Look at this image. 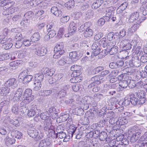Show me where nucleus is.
I'll list each match as a JSON object with an SVG mask.
<instances>
[{"mask_svg":"<svg viewBox=\"0 0 147 147\" xmlns=\"http://www.w3.org/2000/svg\"><path fill=\"white\" fill-rule=\"evenodd\" d=\"M32 49L34 51L35 55L38 56H42L45 55L47 51L46 48L38 44L33 45Z\"/></svg>","mask_w":147,"mask_h":147,"instance_id":"1","label":"nucleus"},{"mask_svg":"<svg viewBox=\"0 0 147 147\" xmlns=\"http://www.w3.org/2000/svg\"><path fill=\"white\" fill-rule=\"evenodd\" d=\"M28 132L30 137L34 138L36 141H38L43 138L42 134H39L38 131L33 127H30Z\"/></svg>","mask_w":147,"mask_h":147,"instance_id":"2","label":"nucleus"},{"mask_svg":"<svg viewBox=\"0 0 147 147\" xmlns=\"http://www.w3.org/2000/svg\"><path fill=\"white\" fill-rule=\"evenodd\" d=\"M116 42L115 41L109 42L107 46V48L105 50L107 53L113 55L117 53L118 51V47L115 46Z\"/></svg>","mask_w":147,"mask_h":147,"instance_id":"3","label":"nucleus"},{"mask_svg":"<svg viewBox=\"0 0 147 147\" xmlns=\"http://www.w3.org/2000/svg\"><path fill=\"white\" fill-rule=\"evenodd\" d=\"M52 134H53V135L52 136L54 135V137L56 139L57 138L58 136L59 138L61 139L64 138L63 141L64 142H67L70 139V135H69L68 134H67L65 132L63 131H61V132L59 134H55V132H53Z\"/></svg>","mask_w":147,"mask_h":147,"instance_id":"4","label":"nucleus"},{"mask_svg":"<svg viewBox=\"0 0 147 147\" xmlns=\"http://www.w3.org/2000/svg\"><path fill=\"white\" fill-rule=\"evenodd\" d=\"M52 140L51 138L48 137L41 140L39 143V147H48L52 143Z\"/></svg>","mask_w":147,"mask_h":147,"instance_id":"5","label":"nucleus"},{"mask_svg":"<svg viewBox=\"0 0 147 147\" xmlns=\"http://www.w3.org/2000/svg\"><path fill=\"white\" fill-rule=\"evenodd\" d=\"M141 131L140 129H138L134 131L130 136V141L131 142H136L140 137Z\"/></svg>","mask_w":147,"mask_h":147,"instance_id":"6","label":"nucleus"},{"mask_svg":"<svg viewBox=\"0 0 147 147\" xmlns=\"http://www.w3.org/2000/svg\"><path fill=\"white\" fill-rule=\"evenodd\" d=\"M5 87H10L14 89L17 87L18 84L16 79L13 78L9 79L4 84Z\"/></svg>","mask_w":147,"mask_h":147,"instance_id":"7","label":"nucleus"},{"mask_svg":"<svg viewBox=\"0 0 147 147\" xmlns=\"http://www.w3.org/2000/svg\"><path fill=\"white\" fill-rule=\"evenodd\" d=\"M116 8L114 6H111L106 8L105 9L106 16L107 17L108 19L107 21L109 20L111 18V17L113 15L114 11L115 10Z\"/></svg>","mask_w":147,"mask_h":147,"instance_id":"8","label":"nucleus"},{"mask_svg":"<svg viewBox=\"0 0 147 147\" xmlns=\"http://www.w3.org/2000/svg\"><path fill=\"white\" fill-rule=\"evenodd\" d=\"M79 129H77L75 127H74L72 129H70L69 131V134H71L72 137L74 134L76 135V139H80L82 137V133L79 131Z\"/></svg>","mask_w":147,"mask_h":147,"instance_id":"9","label":"nucleus"},{"mask_svg":"<svg viewBox=\"0 0 147 147\" xmlns=\"http://www.w3.org/2000/svg\"><path fill=\"white\" fill-rule=\"evenodd\" d=\"M138 59L139 58L136 57V58L132 57L131 61H130L129 62V66L131 67L135 66L136 67H139L141 65L140 61Z\"/></svg>","mask_w":147,"mask_h":147,"instance_id":"10","label":"nucleus"},{"mask_svg":"<svg viewBox=\"0 0 147 147\" xmlns=\"http://www.w3.org/2000/svg\"><path fill=\"white\" fill-rule=\"evenodd\" d=\"M131 45L129 43H126L125 46H123L122 47L123 48V50L122 51V52L123 53H125V55L123 57V58L127 59L128 58V54L129 52L127 51L129 50L131 48Z\"/></svg>","mask_w":147,"mask_h":147,"instance_id":"11","label":"nucleus"},{"mask_svg":"<svg viewBox=\"0 0 147 147\" xmlns=\"http://www.w3.org/2000/svg\"><path fill=\"white\" fill-rule=\"evenodd\" d=\"M25 19L26 21L32 20V21H35L36 19L34 13L31 11H30L26 12L24 15Z\"/></svg>","mask_w":147,"mask_h":147,"instance_id":"12","label":"nucleus"},{"mask_svg":"<svg viewBox=\"0 0 147 147\" xmlns=\"http://www.w3.org/2000/svg\"><path fill=\"white\" fill-rule=\"evenodd\" d=\"M141 16L139 17V13L137 12H134L130 14L129 21L130 23H133L136 21H137L139 18Z\"/></svg>","mask_w":147,"mask_h":147,"instance_id":"13","label":"nucleus"},{"mask_svg":"<svg viewBox=\"0 0 147 147\" xmlns=\"http://www.w3.org/2000/svg\"><path fill=\"white\" fill-rule=\"evenodd\" d=\"M89 84L88 87L90 89H92V91L94 92H96L99 90V88L97 86V83L92 82L91 80H89Z\"/></svg>","mask_w":147,"mask_h":147,"instance_id":"14","label":"nucleus"},{"mask_svg":"<svg viewBox=\"0 0 147 147\" xmlns=\"http://www.w3.org/2000/svg\"><path fill=\"white\" fill-rule=\"evenodd\" d=\"M37 111L36 106L35 105H33L30 109L28 110L27 115L29 117L34 116L36 114Z\"/></svg>","mask_w":147,"mask_h":147,"instance_id":"15","label":"nucleus"},{"mask_svg":"<svg viewBox=\"0 0 147 147\" xmlns=\"http://www.w3.org/2000/svg\"><path fill=\"white\" fill-rule=\"evenodd\" d=\"M145 20V16L140 17L138 20L136 22V24H135L131 26L134 32L136 31L139 27V24Z\"/></svg>","mask_w":147,"mask_h":147,"instance_id":"16","label":"nucleus"},{"mask_svg":"<svg viewBox=\"0 0 147 147\" xmlns=\"http://www.w3.org/2000/svg\"><path fill=\"white\" fill-rule=\"evenodd\" d=\"M145 20V16L140 17L138 20L136 22V24H135L131 26L134 32L136 31L139 27V24Z\"/></svg>","mask_w":147,"mask_h":147,"instance_id":"17","label":"nucleus"},{"mask_svg":"<svg viewBox=\"0 0 147 147\" xmlns=\"http://www.w3.org/2000/svg\"><path fill=\"white\" fill-rule=\"evenodd\" d=\"M145 20V16L140 17L138 20L136 22V24H135L131 26L134 32L136 31L139 27V24Z\"/></svg>","mask_w":147,"mask_h":147,"instance_id":"18","label":"nucleus"},{"mask_svg":"<svg viewBox=\"0 0 147 147\" xmlns=\"http://www.w3.org/2000/svg\"><path fill=\"white\" fill-rule=\"evenodd\" d=\"M145 20V16L140 17L138 20L136 22V24H135L131 26L134 32L136 31L139 27V24Z\"/></svg>","mask_w":147,"mask_h":147,"instance_id":"19","label":"nucleus"},{"mask_svg":"<svg viewBox=\"0 0 147 147\" xmlns=\"http://www.w3.org/2000/svg\"><path fill=\"white\" fill-rule=\"evenodd\" d=\"M51 11L52 13L57 17H60L62 14L61 11L59 10L58 8L57 7H52L51 9Z\"/></svg>","mask_w":147,"mask_h":147,"instance_id":"20","label":"nucleus"},{"mask_svg":"<svg viewBox=\"0 0 147 147\" xmlns=\"http://www.w3.org/2000/svg\"><path fill=\"white\" fill-rule=\"evenodd\" d=\"M89 123V120L88 118L87 117H85L84 119V121L82 122L83 125L81 126L80 128V131H82L86 130L87 131V129L88 127V125H87Z\"/></svg>","mask_w":147,"mask_h":147,"instance_id":"21","label":"nucleus"},{"mask_svg":"<svg viewBox=\"0 0 147 147\" xmlns=\"http://www.w3.org/2000/svg\"><path fill=\"white\" fill-rule=\"evenodd\" d=\"M22 88H19L16 91L13 97L14 100L19 101L22 94Z\"/></svg>","mask_w":147,"mask_h":147,"instance_id":"22","label":"nucleus"},{"mask_svg":"<svg viewBox=\"0 0 147 147\" xmlns=\"http://www.w3.org/2000/svg\"><path fill=\"white\" fill-rule=\"evenodd\" d=\"M4 142L5 144L9 146L14 144L16 142V140L14 138H9L7 136L4 139Z\"/></svg>","mask_w":147,"mask_h":147,"instance_id":"23","label":"nucleus"},{"mask_svg":"<svg viewBox=\"0 0 147 147\" xmlns=\"http://www.w3.org/2000/svg\"><path fill=\"white\" fill-rule=\"evenodd\" d=\"M11 135L13 138H15L17 139H20L22 137L21 132L17 130H14L12 131Z\"/></svg>","mask_w":147,"mask_h":147,"instance_id":"24","label":"nucleus"},{"mask_svg":"<svg viewBox=\"0 0 147 147\" xmlns=\"http://www.w3.org/2000/svg\"><path fill=\"white\" fill-rule=\"evenodd\" d=\"M69 59V58L66 57H62L57 62V63L59 66L65 65L67 62V59Z\"/></svg>","mask_w":147,"mask_h":147,"instance_id":"25","label":"nucleus"},{"mask_svg":"<svg viewBox=\"0 0 147 147\" xmlns=\"http://www.w3.org/2000/svg\"><path fill=\"white\" fill-rule=\"evenodd\" d=\"M10 91V89L8 87H2L0 89V95L1 96H5Z\"/></svg>","mask_w":147,"mask_h":147,"instance_id":"26","label":"nucleus"},{"mask_svg":"<svg viewBox=\"0 0 147 147\" xmlns=\"http://www.w3.org/2000/svg\"><path fill=\"white\" fill-rule=\"evenodd\" d=\"M114 124L116 123V124L118 125H121L127 124V120L123 117L119 118L117 121L116 122H113Z\"/></svg>","mask_w":147,"mask_h":147,"instance_id":"27","label":"nucleus"},{"mask_svg":"<svg viewBox=\"0 0 147 147\" xmlns=\"http://www.w3.org/2000/svg\"><path fill=\"white\" fill-rule=\"evenodd\" d=\"M41 72L42 74H44L46 76H52L53 74V71H51L50 69L47 67H44L43 68L41 71Z\"/></svg>","mask_w":147,"mask_h":147,"instance_id":"28","label":"nucleus"},{"mask_svg":"<svg viewBox=\"0 0 147 147\" xmlns=\"http://www.w3.org/2000/svg\"><path fill=\"white\" fill-rule=\"evenodd\" d=\"M130 100L131 103L133 105H135L138 103L139 104V99L136 97L135 95L134 94H131L130 96Z\"/></svg>","mask_w":147,"mask_h":147,"instance_id":"29","label":"nucleus"},{"mask_svg":"<svg viewBox=\"0 0 147 147\" xmlns=\"http://www.w3.org/2000/svg\"><path fill=\"white\" fill-rule=\"evenodd\" d=\"M40 117L41 119L45 120V121H49L51 120V117L49 116L47 111L41 113L40 115Z\"/></svg>","mask_w":147,"mask_h":147,"instance_id":"30","label":"nucleus"},{"mask_svg":"<svg viewBox=\"0 0 147 147\" xmlns=\"http://www.w3.org/2000/svg\"><path fill=\"white\" fill-rule=\"evenodd\" d=\"M76 29V24L73 22H71L68 28L69 32L71 33L74 32Z\"/></svg>","mask_w":147,"mask_h":147,"instance_id":"31","label":"nucleus"},{"mask_svg":"<svg viewBox=\"0 0 147 147\" xmlns=\"http://www.w3.org/2000/svg\"><path fill=\"white\" fill-rule=\"evenodd\" d=\"M64 47L63 43V42H59L57 43L54 48V51H60L63 49Z\"/></svg>","mask_w":147,"mask_h":147,"instance_id":"32","label":"nucleus"},{"mask_svg":"<svg viewBox=\"0 0 147 147\" xmlns=\"http://www.w3.org/2000/svg\"><path fill=\"white\" fill-rule=\"evenodd\" d=\"M33 90L35 91H38L40 90L42 86V83L34 81L32 85Z\"/></svg>","mask_w":147,"mask_h":147,"instance_id":"33","label":"nucleus"},{"mask_svg":"<svg viewBox=\"0 0 147 147\" xmlns=\"http://www.w3.org/2000/svg\"><path fill=\"white\" fill-rule=\"evenodd\" d=\"M48 111L49 113L51 114L52 115H54L55 118L58 116V112L54 107H51L49 108Z\"/></svg>","mask_w":147,"mask_h":147,"instance_id":"34","label":"nucleus"},{"mask_svg":"<svg viewBox=\"0 0 147 147\" xmlns=\"http://www.w3.org/2000/svg\"><path fill=\"white\" fill-rule=\"evenodd\" d=\"M40 34L38 32L34 33L31 37L32 41L35 42L38 41L40 39Z\"/></svg>","mask_w":147,"mask_h":147,"instance_id":"35","label":"nucleus"},{"mask_svg":"<svg viewBox=\"0 0 147 147\" xmlns=\"http://www.w3.org/2000/svg\"><path fill=\"white\" fill-rule=\"evenodd\" d=\"M93 34L92 30L90 28H87L84 33V35L86 37H90Z\"/></svg>","mask_w":147,"mask_h":147,"instance_id":"36","label":"nucleus"},{"mask_svg":"<svg viewBox=\"0 0 147 147\" xmlns=\"http://www.w3.org/2000/svg\"><path fill=\"white\" fill-rule=\"evenodd\" d=\"M66 95V91L64 89H62L58 93L57 97L58 98H60V100L61 101V99L64 98L65 97Z\"/></svg>","mask_w":147,"mask_h":147,"instance_id":"37","label":"nucleus"},{"mask_svg":"<svg viewBox=\"0 0 147 147\" xmlns=\"http://www.w3.org/2000/svg\"><path fill=\"white\" fill-rule=\"evenodd\" d=\"M130 98H125L123 100H121L119 102V104L121 105L127 106L131 102Z\"/></svg>","mask_w":147,"mask_h":147,"instance_id":"38","label":"nucleus"},{"mask_svg":"<svg viewBox=\"0 0 147 147\" xmlns=\"http://www.w3.org/2000/svg\"><path fill=\"white\" fill-rule=\"evenodd\" d=\"M35 81L42 83L43 80L44 76L42 74H38L35 75Z\"/></svg>","mask_w":147,"mask_h":147,"instance_id":"39","label":"nucleus"},{"mask_svg":"<svg viewBox=\"0 0 147 147\" xmlns=\"http://www.w3.org/2000/svg\"><path fill=\"white\" fill-rule=\"evenodd\" d=\"M0 5L1 6L3 7L4 9H5V8H8L9 7V6H11V3L9 2H8L6 0H4L1 1Z\"/></svg>","mask_w":147,"mask_h":147,"instance_id":"40","label":"nucleus"},{"mask_svg":"<svg viewBox=\"0 0 147 147\" xmlns=\"http://www.w3.org/2000/svg\"><path fill=\"white\" fill-rule=\"evenodd\" d=\"M73 99L72 98H69L67 97H65L64 98H62L61 100V102L62 103H65L67 104H71L73 102Z\"/></svg>","mask_w":147,"mask_h":147,"instance_id":"41","label":"nucleus"},{"mask_svg":"<svg viewBox=\"0 0 147 147\" xmlns=\"http://www.w3.org/2000/svg\"><path fill=\"white\" fill-rule=\"evenodd\" d=\"M103 95L102 94L96 93L92 97L94 100L96 102H98L103 98Z\"/></svg>","mask_w":147,"mask_h":147,"instance_id":"42","label":"nucleus"},{"mask_svg":"<svg viewBox=\"0 0 147 147\" xmlns=\"http://www.w3.org/2000/svg\"><path fill=\"white\" fill-rule=\"evenodd\" d=\"M33 76L31 75H27L23 78V82L24 84H27L31 81Z\"/></svg>","mask_w":147,"mask_h":147,"instance_id":"43","label":"nucleus"},{"mask_svg":"<svg viewBox=\"0 0 147 147\" xmlns=\"http://www.w3.org/2000/svg\"><path fill=\"white\" fill-rule=\"evenodd\" d=\"M54 54L53 55V57L54 59H58L61 57L64 53V50H61L60 51H54Z\"/></svg>","mask_w":147,"mask_h":147,"instance_id":"44","label":"nucleus"},{"mask_svg":"<svg viewBox=\"0 0 147 147\" xmlns=\"http://www.w3.org/2000/svg\"><path fill=\"white\" fill-rule=\"evenodd\" d=\"M51 126V120L49 121H45L44 122L43 128L46 131L49 130Z\"/></svg>","mask_w":147,"mask_h":147,"instance_id":"45","label":"nucleus"},{"mask_svg":"<svg viewBox=\"0 0 147 147\" xmlns=\"http://www.w3.org/2000/svg\"><path fill=\"white\" fill-rule=\"evenodd\" d=\"M137 76L139 75L140 77L143 78H147V72L145 70L138 71L137 72Z\"/></svg>","mask_w":147,"mask_h":147,"instance_id":"46","label":"nucleus"},{"mask_svg":"<svg viewBox=\"0 0 147 147\" xmlns=\"http://www.w3.org/2000/svg\"><path fill=\"white\" fill-rule=\"evenodd\" d=\"M118 85L119 86L124 89L127 86L128 82L126 80H122L119 82Z\"/></svg>","mask_w":147,"mask_h":147,"instance_id":"47","label":"nucleus"},{"mask_svg":"<svg viewBox=\"0 0 147 147\" xmlns=\"http://www.w3.org/2000/svg\"><path fill=\"white\" fill-rule=\"evenodd\" d=\"M107 137V134L105 131H101L100 132L99 138L100 140L104 141L105 140Z\"/></svg>","mask_w":147,"mask_h":147,"instance_id":"48","label":"nucleus"},{"mask_svg":"<svg viewBox=\"0 0 147 147\" xmlns=\"http://www.w3.org/2000/svg\"><path fill=\"white\" fill-rule=\"evenodd\" d=\"M49 0H48L47 1V0H45L43 2L40 1V3H36L38 7H40L42 9H43L47 6L48 2H49Z\"/></svg>","mask_w":147,"mask_h":147,"instance_id":"49","label":"nucleus"},{"mask_svg":"<svg viewBox=\"0 0 147 147\" xmlns=\"http://www.w3.org/2000/svg\"><path fill=\"white\" fill-rule=\"evenodd\" d=\"M63 76V75L61 73H58L54 75L53 77V82H56L61 79Z\"/></svg>","mask_w":147,"mask_h":147,"instance_id":"50","label":"nucleus"},{"mask_svg":"<svg viewBox=\"0 0 147 147\" xmlns=\"http://www.w3.org/2000/svg\"><path fill=\"white\" fill-rule=\"evenodd\" d=\"M82 87V85L79 84H76L73 85L72 89L74 91L77 92L81 89Z\"/></svg>","mask_w":147,"mask_h":147,"instance_id":"51","label":"nucleus"},{"mask_svg":"<svg viewBox=\"0 0 147 147\" xmlns=\"http://www.w3.org/2000/svg\"><path fill=\"white\" fill-rule=\"evenodd\" d=\"M106 40L107 39L106 38H103L100 40V43L103 47L105 48L106 47L107 48V46L109 42L107 43L106 42Z\"/></svg>","mask_w":147,"mask_h":147,"instance_id":"52","label":"nucleus"},{"mask_svg":"<svg viewBox=\"0 0 147 147\" xmlns=\"http://www.w3.org/2000/svg\"><path fill=\"white\" fill-rule=\"evenodd\" d=\"M52 93V90H41L40 92V94L42 96H47L49 95Z\"/></svg>","mask_w":147,"mask_h":147,"instance_id":"53","label":"nucleus"},{"mask_svg":"<svg viewBox=\"0 0 147 147\" xmlns=\"http://www.w3.org/2000/svg\"><path fill=\"white\" fill-rule=\"evenodd\" d=\"M134 50L135 53L139 56L143 54V51L141 49V47L140 46H137V47L135 48V50Z\"/></svg>","mask_w":147,"mask_h":147,"instance_id":"54","label":"nucleus"},{"mask_svg":"<svg viewBox=\"0 0 147 147\" xmlns=\"http://www.w3.org/2000/svg\"><path fill=\"white\" fill-rule=\"evenodd\" d=\"M136 96L139 98L145 97V92L143 90H139L136 93Z\"/></svg>","mask_w":147,"mask_h":147,"instance_id":"55","label":"nucleus"},{"mask_svg":"<svg viewBox=\"0 0 147 147\" xmlns=\"http://www.w3.org/2000/svg\"><path fill=\"white\" fill-rule=\"evenodd\" d=\"M20 64L19 61L17 60L10 62L9 64L10 66L13 67V68H12V69H14L16 68L15 67L18 65Z\"/></svg>","mask_w":147,"mask_h":147,"instance_id":"56","label":"nucleus"},{"mask_svg":"<svg viewBox=\"0 0 147 147\" xmlns=\"http://www.w3.org/2000/svg\"><path fill=\"white\" fill-rule=\"evenodd\" d=\"M74 1L73 0H70L67 2L65 4V6L67 7L68 9H69L74 7Z\"/></svg>","mask_w":147,"mask_h":147,"instance_id":"57","label":"nucleus"},{"mask_svg":"<svg viewBox=\"0 0 147 147\" xmlns=\"http://www.w3.org/2000/svg\"><path fill=\"white\" fill-rule=\"evenodd\" d=\"M100 80L99 76H98L92 77L90 80L94 82L97 83V84H99V83H101V81L99 82V81Z\"/></svg>","mask_w":147,"mask_h":147,"instance_id":"58","label":"nucleus"},{"mask_svg":"<svg viewBox=\"0 0 147 147\" xmlns=\"http://www.w3.org/2000/svg\"><path fill=\"white\" fill-rule=\"evenodd\" d=\"M136 81L134 80H131L129 81L128 83V85L129 87L131 88H134L136 85Z\"/></svg>","mask_w":147,"mask_h":147,"instance_id":"59","label":"nucleus"},{"mask_svg":"<svg viewBox=\"0 0 147 147\" xmlns=\"http://www.w3.org/2000/svg\"><path fill=\"white\" fill-rule=\"evenodd\" d=\"M23 44L26 46H28L31 45L32 43V41L31 39H23Z\"/></svg>","mask_w":147,"mask_h":147,"instance_id":"60","label":"nucleus"},{"mask_svg":"<svg viewBox=\"0 0 147 147\" xmlns=\"http://www.w3.org/2000/svg\"><path fill=\"white\" fill-rule=\"evenodd\" d=\"M32 91L30 89H26L24 92V97L32 96Z\"/></svg>","mask_w":147,"mask_h":147,"instance_id":"61","label":"nucleus"},{"mask_svg":"<svg viewBox=\"0 0 147 147\" xmlns=\"http://www.w3.org/2000/svg\"><path fill=\"white\" fill-rule=\"evenodd\" d=\"M78 53L76 51H74L69 53V56L71 59H76L78 56Z\"/></svg>","mask_w":147,"mask_h":147,"instance_id":"62","label":"nucleus"},{"mask_svg":"<svg viewBox=\"0 0 147 147\" xmlns=\"http://www.w3.org/2000/svg\"><path fill=\"white\" fill-rule=\"evenodd\" d=\"M12 46V44L11 43H7V42L6 43L3 45L2 47L4 49L7 50L10 49Z\"/></svg>","mask_w":147,"mask_h":147,"instance_id":"63","label":"nucleus"},{"mask_svg":"<svg viewBox=\"0 0 147 147\" xmlns=\"http://www.w3.org/2000/svg\"><path fill=\"white\" fill-rule=\"evenodd\" d=\"M140 61L143 63L147 62V55L146 54H144L140 55Z\"/></svg>","mask_w":147,"mask_h":147,"instance_id":"64","label":"nucleus"}]
</instances>
